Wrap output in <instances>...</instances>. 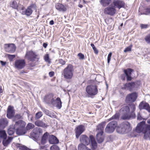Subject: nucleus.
<instances>
[{
	"label": "nucleus",
	"mask_w": 150,
	"mask_h": 150,
	"mask_svg": "<svg viewBox=\"0 0 150 150\" xmlns=\"http://www.w3.org/2000/svg\"><path fill=\"white\" fill-rule=\"evenodd\" d=\"M44 60L45 61L48 63H50L51 62L50 59L49 58V54H46L44 57Z\"/></svg>",
	"instance_id": "obj_45"
},
{
	"label": "nucleus",
	"mask_w": 150,
	"mask_h": 150,
	"mask_svg": "<svg viewBox=\"0 0 150 150\" xmlns=\"http://www.w3.org/2000/svg\"><path fill=\"white\" fill-rule=\"evenodd\" d=\"M25 57L28 60L31 61L34 64L38 62L40 59L39 54L32 50L27 51Z\"/></svg>",
	"instance_id": "obj_5"
},
{
	"label": "nucleus",
	"mask_w": 150,
	"mask_h": 150,
	"mask_svg": "<svg viewBox=\"0 0 150 150\" xmlns=\"http://www.w3.org/2000/svg\"><path fill=\"white\" fill-rule=\"evenodd\" d=\"M49 133L47 132L44 133L42 137L40 143L41 145L45 144L47 142L48 138Z\"/></svg>",
	"instance_id": "obj_26"
},
{
	"label": "nucleus",
	"mask_w": 150,
	"mask_h": 150,
	"mask_svg": "<svg viewBox=\"0 0 150 150\" xmlns=\"http://www.w3.org/2000/svg\"><path fill=\"white\" fill-rule=\"evenodd\" d=\"M132 112V113H131V115H129L130 116H131V117H132L133 118H135V113L134 112V111H131Z\"/></svg>",
	"instance_id": "obj_58"
},
{
	"label": "nucleus",
	"mask_w": 150,
	"mask_h": 150,
	"mask_svg": "<svg viewBox=\"0 0 150 150\" xmlns=\"http://www.w3.org/2000/svg\"><path fill=\"white\" fill-rule=\"evenodd\" d=\"M8 122L6 119L2 118L0 119V129L4 128L7 125Z\"/></svg>",
	"instance_id": "obj_30"
},
{
	"label": "nucleus",
	"mask_w": 150,
	"mask_h": 150,
	"mask_svg": "<svg viewBox=\"0 0 150 150\" xmlns=\"http://www.w3.org/2000/svg\"><path fill=\"white\" fill-rule=\"evenodd\" d=\"M111 0H101V4L104 6L109 5Z\"/></svg>",
	"instance_id": "obj_37"
},
{
	"label": "nucleus",
	"mask_w": 150,
	"mask_h": 150,
	"mask_svg": "<svg viewBox=\"0 0 150 150\" xmlns=\"http://www.w3.org/2000/svg\"><path fill=\"white\" fill-rule=\"evenodd\" d=\"M143 133L144 134V138L145 139L150 138V125H147L146 129Z\"/></svg>",
	"instance_id": "obj_20"
},
{
	"label": "nucleus",
	"mask_w": 150,
	"mask_h": 150,
	"mask_svg": "<svg viewBox=\"0 0 150 150\" xmlns=\"http://www.w3.org/2000/svg\"><path fill=\"white\" fill-rule=\"evenodd\" d=\"M130 109L129 107L127 106H125L122 107L120 110V112H122L123 114L122 118L124 120L130 119L131 116L129 115Z\"/></svg>",
	"instance_id": "obj_8"
},
{
	"label": "nucleus",
	"mask_w": 150,
	"mask_h": 150,
	"mask_svg": "<svg viewBox=\"0 0 150 150\" xmlns=\"http://www.w3.org/2000/svg\"><path fill=\"white\" fill-rule=\"evenodd\" d=\"M119 113H115L113 116L108 119L110 121L112 120H118L119 118Z\"/></svg>",
	"instance_id": "obj_40"
},
{
	"label": "nucleus",
	"mask_w": 150,
	"mask_h": 150,
	"mask_svg": "<svg viewBox=\"0 0 150 150\" xmlns=\"http://www.w3.org/2000/svg\"><path fill=\"white\" fill-rule=\"evenodd\" d=\"M139 108L140 110L144 109L147 110L148 112H150V106L149 104L145 101H143L139 103Z\"/></svg>",
	"instance_id": "obj_15"
},
{
	"label": "nucleus",
	"mask_w": 150,
	"mask_h": 150,
	"mask_svg": "<svg viewBox=\"0 0 150 150\" xmlns=\"http://www.w3.org/2000/svg\"><path fill=\"white\" fill-rule=\"evenodd\" d=\"M144 123L143 122H141L139 123L137 126L136 128V131L138 133H140L141 132H144Z\"/></svg>",
	"instance_id": "obj_22"
},
{
	"label": "nucleus",
	"mask_w": 150,
	"mask_h": 150,
	"mask_svg": "<svg viewBox=\"0 0 150 150\" xmlns=\"http://www.w3.org/2000/svg\"><path fill=\"white\" fill-rule=\"evenodd\" d=\"M126 76L125 74H122L120 76L121 79L123 80H125Z\"/></svg>",
	"instance_id": "obj_55"
},
{
	"label": "nucleus",
	"mask_w": 150,
	"mask_h": 150,
	"mask_svg": "<svg viewBox=\"0 0 150 150\" xmlns=\"http://www.w3.org/2000/svg\"><path fill=\"white\" fill-rule=\"evenodd\" d=\"M103 134L98 133L96 135L97 140L99 143H102L103 141L104 138Z\"/></svg>",
	"instance_id": "obj_33"
},
{
	"label": "nucleus",
	"mask_w": 150,
	"mask_h": 150,
	"mask_svg": "<svg viewBox=\"0 0 150 150\" xmlns=\"http://www.w3.org/2000/svg\"><path fill=\"white\" fill-rule=\"evenodd\" d=\"M36 6L35 4H32L28 7L27 8L25 11H23L22 14L23 15H25L27 16H29L31 15L33 12V9H35Z\"/></svg>",
	"instance_id": "obj_12"
},
{
	"label": "nucleus",
	"mask_w": 150,
	"mask_h": 150,
	"mask_svg": "<svg viewBox=\"0 0 150 150\" xmlns=\"http://www.w3.org/2000/svg\"><path fill=\"white\" fill-rule=\"evenodd\" d=\"M150 13V8H147L145 9L144 11V12L141 14H145L147 15Z\"/></svg>",
	"instance_id": "obj_44"
},
{
	"label": "nucleus",
	"mask_w": 150,
	"mask_h": 150,
	"mask_svg": "<svg viewBox=\"0 0 150 150\" xmlns=\"http://www.w3.org/2000/svg\"><path fill=\"white\" fill-rule=\"evenodd\" d=\"M112 53L111 52H110L108 54V58H107V62L109 64L111 59V57L112 56Z\"/></svg>",
	"instance_id": "obj_49"
},
{
	"label": "nucleus",
	"mask_w": 150,
	"mask_h": 150,
	"mask_svg": "<svg viewBox=\"0 0 150 150\" xmlns=\"http://www.w3.org/2000/svg\"><path fill=\"white\" fill-rule=\"evenodd\" d=\"M15 113L13 107L10 105L9 106L7 110V117L9 119L11 118L14 116Z\"/></svg>",
	"instance_id": "obj_19"
},
{
	"label": "nucleus",
	"mask_w": 150,
	"mask_h": 150,
	"mask_svg": "<svg viewBox=\"0 0 150 150\" xmlns=\"http://www.w3.org/2000/svg\"><path fill=\"white\" fill-rule=\"evenodd\" d=\"M127 81H131L132 78L131 77V75L126 76Z\"/></svg>",
	"instance_id": "obj_56"
},
{
	"label": "nucleus",
	"mask_w": 150,
	"mask_h": 150,
	"mask_svg": "<svg viewBox=\"0 0 150 150\" xmlns=\"http://www.w3.org/2000/svg\"><path fill=\"white\" fill-rule=\"evenodd\" d=\"M25 62L24 59H18L15 61L14 65L15 67L18 69H23L25 66Z\"/></svg>",
	"instance_id": "obj_16"
},
{
	"label": "nucleus",
	"mask_w": 150,
	"mask_h": 150,
	"mask_svg": "<svg viewBox=\"0 0 150 150\" xmlns=\"http://www.w3.org/2000/svg\"><path fill=\"white\" fill-rule=\"evenodd\" d=\"M84 126L82 125H80L77 126L75 129L76 137L78 138L80 135L84 131Z\"/></svg>",
	"instance_id": "obj_18"
},
{
	"label": "nucleus",
	"mask_w": 150,
	"mask_h": 150,
	"mask_svg": "<svg viewBox=\"0 0 150 150\" xmlns=\"http://www.w3.org/2000/svg\"><path fill=\"white\" fill-rule=\"evenodd\" d=\"M58 61L59 63L62 65H64L66 63L65 61L61 59H59Z\"/></svg>",
	"instance_id": "obj_50"
},
{
	"label": "nucleus",
	"mask_w": 150,
	"mask_h": 150,
	"mask_svg": "<svg viewBox=\"0 0 150 150\" xmlns=\"http://www.w3.org/2000/svg\"><path fill=\"white\" fill-rule=\"evenodd\" d=\"M43 111L47 115H48L50 117L53 118H56V115L53 112L50 111L49 110L46 109H45Z\"/></svg>",
	"instance_id": "obj_32"
},
{
	"label": "nucleus",
	"mask_w": 150,
	"mask_h": 150,
	"mask_svg": "<svg viewBox=\"0 0 150 150\" xmlns=\"http://www.w3.org/2000/svg\"><path fill=\"white\" fill-rule=\"evenodd\" d=\"M43 115L41 111H39L36 113L35 115V119L38 120L41 118Z\"/></svg>",
	"instance_id": "obj_41"
},
{
	"label": "nucleus",
	"mask_w": 150,
	"mask_h": 150,
	"mask_svg": "<svg viewBox=\"0 0 150 150\" xmlns=\"http://www.w3.org/2000/svg\"><path fill=\"white\" fill-rule=\"evenodd\" d=\"M50 150H60L59 147L56 145H53L50 148Z\"/></svg>",
	"instance_id": "obj_43"
},
{
	"label": "nucleus",
	"mask_w": 150,
	"mask_h": 150,
	"mask_svg": "<svg viewBox=\"0 0 150 150\" xmlns=\"http://www.w3.org/2000/svg\"><path fill=\"white\" fill-rule=\"evenodd\" d=\"M130 108L131 111H134L136 109L135 105L133 103H132L130 105Z\"/></svg>",
	"instance_id": "obj_48"
},
{
	"label": "nucleus",
	"mask_w": 150,
	"mask_h": 150,
	"mask_svg": "<svg viewBox=\"0 0 150 150\" xmlns=\"http://www.w3.org/2000/svg\"><path fill=\"white\" fill-rule=\"evenodd\" d=\"M133 70L130 68H128L124 70V72L126 76L131 75Z\"/></svg>",
	"instance_id": "obj_36"
},
{
	"label": "nucleus",
	"mask_w": 150,
	"mask_h": 150,
	"mask_svg": "<svg viewBox=\"0 0 150 150\" xmlns=\"http://www.w3.org/2000/svg\"><path fill=\"white\" fill-rule=\"evenodd\" d=\"M131 129L130 124L125 121L121 123L117 127L116 131L119 133L124 134L128 132Z\"/></svg>",
	"instance_id": "obj_3"
},
{
	"label": "nucleus",
	"mask_w": 150,
	"mask_h": 150,
	"mask_svg": "<svg viewBox=\"0 0 150 150\" xmlns=\"http://www.w3.org/2000/svg\"><path fill=\"white\" fill-rule=\"evenodd\" d=\"M5 51L10 53H13L16 50V47L13 44H5Z\"/></svg>",
	"instance_id": "obj_17"
},
{
	"label": "nucleus",
	"mask_w": 150,
	"mask_h": 150,
	"mask_svg": "<svg viewBox=\"0 0 150 150\" xmlns=\"http://www.w3.org/2000/svg\"><path fill=\"white\" fill-rule=\"evenodd\" d=\"M145 40L148 44H150V34L145 37Z\"/></svg>",
	"instance_id": "obj_47"
},
{
	"label": "nucleus",
	"mask_w": 150,
	"mask_h": 150,
	"mask_svg": "<svg viewBox=\"0 0 150 150\" xmlns=\"http://www.w3.org/2000/svg\"><path fill=\"white\" fill-rule=\"evenodd\" d=\"M41 144L40 143H39V148H40V149H45V146H43V145H41Z\"/></svg>",
	"instance_id": "obj_59"
},
{
	"label": "nucleus",
	"mask_w": 150,
	"mask_h": 150,
	"mask_svg": "<svg viewBox=\"0 0 150 150\" xmlns=\"http://www.w3.org/2000/svg\"><path fill=\"white\" fill-rule=\"evenodd\" d=\"M140 27L142 29H145L148 27V25L147 24H141Z\"/></svg>",
	"instance_id": "obj_51"
},
{
	"label": "nucleus",
	"mask_w": 150,
	"mask_h": 150,
	"mask_svg": "<svg viewBox=\"0 0 150 150\" xmlns=\"http://www.w3.org/2000/svg\"><path fill=\"white\" fill-rule=\"evenodd\" d=\"M26 123L24 121L20 120L16 122L15 128H16V133L18 135H22L26 133L25 127Z\"/></svg>",
	"instance_id": "obj_2"
},
{
	"label": "nucleus",
	"mask_w": 150,
	"mask_h": 150,
	"mask_svg": "<svg viewBox=\"0 0 150 150\" xmlns=\"http://www.w3.org/2000/svg\"><path fill=\"white\" fill-rule=\"evenodd\" d=\"M105 125V122H103L99 124L97 126V131L98 133L103 134L104 127Z\"/></svg>",
	"instance_id": "obj_23"
},
{
	"label": "nucleus",
	"mask_w": 150,
	"mask_h": 150,
	"mask_svg": "<svg viewBox=\"0 0 150 150\" xmlns=\"http://www.w3.org/2000/svg\"><path fill=\"white\" fill-rule=\"evenodd\" d=\"M55 8L59 11H65L66 10V7L63 4L59 3L56 5Z\"/></svg>",
	"instance_id": "obj_29"
},
{
	"label": "nucleus",
	"mask_w": 150,
	"mask_h": 150,
	"mask_svg": "<svg viewBox=\"0 0 150 150\" xmlns=\"http://www.w3.org/2000/svg\"><path fill=\"white\" fill-rule=\"evenodd\" d=\"M7 56L10 61H12L13 59L16 57V56L15 55H11L10 54H7Z\"/></svg>",
	"instance_id": "obj_46"
},
{
	"label": "nucleus",
	"mask_w": 150,
	"mask_h": 150,
	"mask_svg": "<svg viewBox=\"0 0 150 150\" xmlns=\"http://www.w3.org/2000/svg\"><path fill=\"white\" fill-rule=\"evenodd\" d=\"M42 134V131L40 128H36L33 130L30 134L31 136L35 139H38Z\"/></svg>",
	"instance_id": "obj_10"
},
{
	"label": "nucleus",
	"mask_w": 150,
	"mask_h": 150,
	"mask_svg": "<svg viewBox=\"0 0 150 150\" xmlns=\"http://www.w3.org/2000/svg\"><path fill=\"white\" fill-rule=\"evenodd\" d=\"M74 68L73 66L71 64H69L63 71L62 74L64 78L67 79H71L73 75Z\"/></svg>",
	"instance_id": "obj_4"
},
{
	"label": "nucleus",
	"mask_w": 150,
	"mask_h": 150,
	"mask_svg": "<svg viewBox=\"0 0 150 150\" xmlns=\"http://www.w3.org/2000/svg\"><path fill=\"white\" fill-rule=\"evenodd\" d=\"M93 50L94 51V52L95 54H98V51L96 49V47H95L94 49H93Z\"/></svg>",
	"instance_id": "obj_62"
},
{
	"label": "nucleus",
	"mask_w": 150,
	"mask_h": 150,
	"mask_svg": "<svg viewBox=\"0 0 150 150\" xmlns=\"http://www.w3.org/2000/svg\"><path fill=\"white\" fill-rule=\"evenodd\" d=\"M137 97V94L136 92H133L127 95L126 98V103H132L136 100Z\"/></svg>",
	"instance_id": "obj_9"
},
{
	"label": "nucleus",
	"mask_w": 150,
	"mask_h": 150,
	"mask_svg": "<svg viewBox=\"0 0 150 150\" xmlns=\"http://www.w3.org/2000/svg\"><path fill=\"white\" fill-rule=\"evenodd\" d=\"M78 150H90L86 146L85 144L81 143L78 146Z\"/></svg>",
	"instance_id": "obj_34"
},
{
	"label": "nucleus",
	"mask_w": 150,
	"mask_h": 150,
	"mask_svg": "<svg viewBox=\"0 0 150 150\" xmlns=\"http://www.w3.org/2000/svg\"><path fill=\"white\" fill-rule=\"evenodd\" d=\"M7 136L4 130L0 131V137L2 139L7 138Z\"/></svg>",
	"instance_id": "obj_38"
},
{
	"label": "nucleus",
	"mask_w": 150,
	"mask_h": 150,
	"mask_svg": "<svg viewBox=\"0 0 150 150\" xmlns=\"http://www.w3.org/2000/svg\"><path fill=\"white\" fill-rule=\"evenodd\" d=\"M16 128H15V126H12L10 127L8 130V133L10 135H12L14 133Z\"/></svg>",
	"instance_id": "obj_35"
},
{
	"label": "nucleus",
	"mask_w": 150,
	"mask_h": 150,
	"mask_svg": "<svg viewBox=\"0 0 150 150\" xmlns=\"http://www.w3.org/2000/svg\"><path fill=\"white\" fill-rule=\"evenodd\" d=\"M54 105H52L53 106H55L59 109L61 108L62 107V102L59 98L57 97L56 100H54Z\"/></svg>",
	"instance_id": "obj_27"
},
{
	"label": "nucleus",
	"mask_w": 150,
	"mask_h": 150,
	"mask_svg": "<svg viewBox=\"0 0 150 150\" xmlns=\"http://www.w3.org/2000/svg\"><path fill=\"white\" fill-rule=\"evenodd\" d=\"M78 56L79 57L80 59H83L84 58V55L81 53L78 54Z\"/></svg>",
	"instance_id": "obj_52"
},
{
	"label": "nucleus",
	"mask_w": 150,
	"mask_h": 150,
	"mask_svg": "<svg viewBox=\"0 0 150 150\" xmlns=\"http://www.w3.org/2000/svg\"><path fill=\"white\" fill-rule=\"evenodd\" d=\"M135 86V82H129L124 84L123 86L122 87V89L131 91L134 89Z\"/></svg>",
	"instance_id": "obj_13"
},
{
	"label": "nucleus",
	"mask_w": 150,
	"mask_h": 150,
	"mask_svg": "<svg viewBox=\"0 0 150 150\" xmlns=\"http://www.w3.org/2000/svg\"><path fill=\"white\" fill-rule=\"evenodd\" d=\"M137 119L138 120H142V117L140 115V114L139 113H138Z\"/></svg>",
	"instance_id": "obj_57"
},
{
	"label": "nucleus",
	"mask_w": 150,
	"mask_h": 150,
	"mask_svg": "<svg viewBox=\"0 0 150 150\" xmlns=\"http://www.w3.org/2000/svg\"><path fill=\"white\" fill-rule=\"evenodd\" d=\"M117 125L116 121H114L110 122L107 125L105 129V132L108 133H113Z\"/></svg>",
	"instance_id": "obj_7"
},
{
	"label": "nucleus",
	"mask_w": 150,
	"mask_h": 150,
	"mask_svg": "<svg viewBox=\"0 0 150 150\" xmlns=\"http://www.w3.org/2000/svg\"><path fill=\"white\" fill-rule=\"evenodd\" d=\"M49 76L51 77L53 76L54 75V72L53 71L50 72L49 73Z\"/></svg>",
	"instance_id": "obj_60"
},
{
	"label": "nucleus",
	"mask_w": 150,
	"mask_h": 150,
	"mask_svg": "<svg viewBox=\"0 0 150 150\" xmlns=\"http://www.w3.org/2000/svg\"><path fill=\"white\" fill-rule=\"evenodd\" d=\"M15 118L16 120L20 119H21L22 116L20 114H17L15 116Z\"/></svg>",
	"instance_id": "obj_53"
},
{
	"label": "nucleus",
	"mask_w": 150,
	"mask_h": 150,
	"mask_svg": "<svg viewBox=\"0 0 150 150\" xmlns=\"http://www.w3.org/2000/svg\"><path fill=\"white\" fill-rule=\"evenodd\" d=\"M47 44L45 43H44L43 44V47L45 48H46L47 46Z\"/></svg>",
	"instance_id": "obj_63"
},
{
	"label": "nucleus",
	"mask_w": 150,
	"mask_h": 150,
	"mask_svg": "<svg viewBox=\"0 0 150 150\" xmlns=\"http://www.w3.org/2000/svg\"><path fill=\"white\" fill-rule=\"evenodd\" d=\"M10 6L13 8L16 9L18 10H19L21 8L22 10H24V8L23 6H21V7L18 8V6L17 3L15 1L10 2Z\"/></svg>",
	"instance_id": "obj_28"
},
{
	"label": "nucleus",
	"mask_w": 150,
	"mask_h": 150,
	"mask_svg": "<svg viewBox=\"0 0 150 150\" xmlns=\"http://www.w3.org/2000/svg\"><path fill=\"white\" fill-rule=\"evenodd\" d=\"M49 141L50 143L52 144H57L59 142V141L57 138L52 135L49 136Z\"/></svg>",
	"instance_id": "obj_24"
},
{
	"label": "nucleus",
	"mask_w": 150,
	"mask_h": 150,
	"mask_svg": "<svg viewBox=\"0 0 150 150\" xmlns=\"http://www.w3.org/2000/svg\"><path fill=\"white\" fill-rule=\"evenodd\" d=\"M0 62L2 66H5L6 64V62H4L2 61H0Z\"/></svg>",
	"instance_id": "obj_61"
},
{
	"label": "nucleus",
	"mask_w": 150,
	"mask_h": 150,
	"mask_svg": "<svg viewBox=\"0 0 150 150\" xmlns=\"http://www.w3.org/2000/svg\"><path fill=\"white\" fill-rule=\"evenodd\" d=\"M35 127L34 125L32 123H28L26 127V130H29L30 129H33Z\"/></svg>",
	"instance_id": "obj_42"
},
{
	"label": "nucleus",
	"mask_w": 150,
	"mask_h": 150,
	"mask_svg": "<svg viewBox=\"0 0 150 150\" xmlns=\"http://www.w3.org/2000/svg\"><path fill=\"white\" fill-rule=\"evenodd\" d=\"M17 147L18 150H31V149H28L26 146L23 145H21L20 144H18L17 145Z\"/></svg>",
	"instance_id": "obj_39"
},
{
	"label": "nucleus",
	"mask_w": 150,
	"mask_h": 150,
	"mask_svg": "<svg viewBox=\"0 0 150 150\" xmlns=\"http://www.w3.org/2000/svg\"><path fill=\"white\" fill-rule=\"evenodd\" d=\"M50 23L51 25H53L54 24V21L53 20H51L50 22Z\"/></svg>",
	"instance_id": "obj_64"
},
{
	"label": "nucleus",
	"mask_w": 150,
	"mask_h": 150,
	"mask_svg": "<svg viewBox=\"0 0 150 150\" xmlns=\"http://www.w3.org/2000/svg\"><path fill=\"white\" fill-rule=\"evenodd\" d=\"M115 8H117L120 9L123 7L125 5V3L119 0H115L113 2Z\"/></svg>",
	"instance_id": "obj_21"
},
{
	"label": "nucleus",
	"mask_w": 150,
	"mask_h": 150,
	"mask_svg": "<svg viewBox=\"0 0 150 150\" xmlns=\"http://www.w3.org/2000/svg\"><path fill=\"white\" fill-rule=\"evenodd\" d=\"M80 141L82 143L84 144L87 145L90 143L91 141L92 148L93 149H95L97 147L96 142L94 137L92 135H90L89 138L85 135H82L80 137Z\"/></svg>",
	"instance_id": "obj_1"
},
{
	"label": "nucleus",
	"mask_w": 150,
	"mask_h": 150,
	"mask_svg": "<svg viewBox=\"0 0 150 150\" xmlns=\"http://www.w3.org/2000/svg\"><path fill=\"white\" fill-rule=\"evenodd\" d=\"M86 90L87 93L91 96H94L97 94L98 91L96 85H90L86 87Z\"/></svg>",
	"instance_id": "obj_6"
},
{
	"label": "nucleus",
	"mask_w": 150,
	"mask_h": 150,
	"mask_svg": "<svg viewBox=\"0 0 150 150\" xmlns=\"http://www.w3.org/2000/svg\"><path fill=\"white\" fill-rule=\"evenodd\" d=\"M116 11V10L114 6H110L105 8L104 13L105 14L113 16L115 14Z\"/></svg>",
	"instance_id": "obj_11"
},
{
	"label": "nucleus",
	"mask_w": 150,
	"mask_h": 150,
	"mask_svg": "<svg viewBox=\"0 0 150 150\" xmlns=\"http://www.w3.org/2000/svg\"><path fill=\"white\" fill-rule=\"evenodd\" d=\"M13 138L12 137H8V139H6V138L3 139L2 143L4 146H7L11 142Z\"/></svg>",
	"instance_id": "obj_31"
},
{
	"label": "nucleus",
	"mask_w": 150,
	"mask_h": 150,
	"mask_svg": "<svg viewBox=\"0 0 150 150\" xmlns=\"http://www.w3.org/2000/svg\"><path fill=\"white\" fill-rule=\"evenodd\" d=\"M45 102L49 105H54V99L53 98V95L52 94H49L46 95L44 98Z\"/></svg>",
	"instance_id": "obj_14"
},
{
	"label": "nucleus",
	"mask_w": 150,
	"mask_h": 150,
	"mask_svg": "<svg viewBox=\"0 0 150 150\" xmlns=\"http://www.w3.org/2000/svg\"><path fill=\"white\" fill-rule=\"evenodd\" d=\"M35 125L44 128H47L48 125L45 123L42 120H37L35 122Z\"/></svg>",
	"instance_id": "obj_25"
},
{
	"label": "nucleus",
	"mask_w": 150,
	"mask_h": 150,
	"mask_svg": "<svg viewBox=\"0 0 150 150\" xmlns=\"http://www.w3.org/2000/svg\"><path fill=\"white\" fill-rule=\"evenodd\" d=\"M131 50V48L130 46L126 48L124 50V52H127L130 51Z\"/></svg>",
	"instance_id": "obj_54"
}]
</instances>
